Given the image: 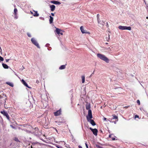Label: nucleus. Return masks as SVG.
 <instances>
[{
  "label": "nucleus",
  "instance_id": "34",
  "mask_svg": "<svg viewBox=\"0 0 148 148\" xmlns=\"http://www.w3.org/2000/svg\"><path fill=\"white\" fill-rule=\"evenodd\" d=\"M130 106H125L124 107V108H128L129 107H130Z\"/></svg>",
  "mask_w": 148,
  "mask_h": 148
},
{
  "label": "nucleus",
  "instance_id": "22",
  "mask_svg": "<svg viewBox=\"0 0 148 148\" xmlns=\"http://www.w3.org/2000/svg\"><path fill=\"white\" fill-rule=\"evenodd\" d=\"M66 66L65 65H62L60 67L59 69H63L65 68Z\"/></svg>",
  "mask_w": 148,
  "mask_h": 148
},
{
  "label": "nucleus",
  "instance_id": "21",
  "mask_svg": "<svg viewBox=\"0 0 148 148\" xmlns=\"http://www.w3.org/2000/svg\"><path fill=\"white\" fill-rule=\"evenodd\" d=\"M6 84L11 87H13L14 86L13 84L12 83L9 82H6Z\"/></svg>",
  "mask_w": 148,
  "mask_h": 148
},
{
  "label": "nucleus",
  "instance_id": "4",
  "mask_svg": "<svg viewBox=\"0 0 148 148\" xmlns=\"http://www.w3.org/2000/svg\"><path fill=\"white\" fill-rule=\"evenodd\" d=\"M1 113L3 114L4 116H6L7 119L9 120H10V118L9 115H8V113L5 110L1 111L0 112Z\"/></svg>",
  "mask_w": 148,
  "mask_h": 148
},
{
  "label": "nucleus",
  "instance_id": "33",
  "mask_svg": "<svg viewBox=\"0 0 148 148\" xmlns=\"http://www.w3.org/2000/svg\"><path fill=\"white\" fill-rule=\"evenodd\" d=\"M135 118L136 119L137 118H139V116L137 115H136L135 116Z\"/></svg>",
  "mask_w": 148,
  "mask_h": 148
},
{
  "label": "nucleus",
  "instance_id": "14",
  "mask_svg": "<svg viewBox=\"0 0 148 148\" xmlns=\"http://www.w3.org/2000/svg\"><path fill=\"white\" fill-rule=\"evenodd\" d=\"M55 6L54 5H51L50 6V8H51V11H54L55 10Z\"/></svg>",
  "mask_w": 148,
  "mask_h": 148
},
{
  "label": "nucleus",
  "instance_id": "18",
  "mask_svg": "<svg viewBox=\"0 0 148 148\" xmlns=\"http://www.w3.org/2000/svg\"><path fill=\"white\" fill-rule=\"evenodd\" d=\"M2 65V66H3V67L4 68L6 69H7L8 68V66L7 64H5L3 63Z\"/></svg>",
  "mask_w": 148,
  "mask_h": 148
},
{
  "label": "nucleus",
  "instance_id": "25",
  "mask_svg": "<svg viewBox=\"0 0 148 148\" xmlns=\"http://www.w3.org/2000/svg\"><path fill=\"white\" fill-rule=\"evenodd\" d=\"M86 109L87 110H90V106L89 105H86Z\"/></svg>",
  "mask_w": 148,
  "mask_h": 148
},
{
  "label": "nucleus",
  "instance_id": "42",
  "mask_svg": "<svg viewBox=\"0 0 148 148\" xmlns=\"http://www.w3.org/2000/svg\"><path fill=\"white\" fill-rule=\"evenodd\" d=\"M9 59H6V62H8L9 61Z\"/></svg>",
  "mask_w": 148,
  "mask_h": 148
},
{
  "label": "nucleus",
  "instance_id": "3",
  "mask_svg": "<svg viewBox=\"0 0 148 148\" xmlns=\"http://www.w3.org/2000/svg\"><path fill=\"white\" fill-rule=\"evenodd\" d=\"M113 117L111 119V121L112 122L114 123H116V122L118 121V118L117 116H116L115 114L112 115Z\"/></svg>",
  "mask_w": 148,
  "mask_h": 148
},
{
  "label": "nucleus",
  "instance_id": "29",
  "mask_svg": "<svg viewBox=\"0 0 148 148\" xmlns=\"http://www.w3.org/2000/svg\"><path fill=\"white\" fill-rule=\"evenodd\" d=\"M3 58L0 56V62L1 61H3Z\"/></svg>",
  "mask_w": 148,
  "mask_h": 148
},
{
  "label": "nucleus",
  "instance_id": "49",
  "mask_svg": "<svg viewBox=\"0 0 148 148\" xmlns=\"http://www.w3.org/2000/svg\"><path fill=\"white\" fill-rule=\"evenodd\" d=\"M94 71H94L93 72V73H92V74H94Z\"/></svg>",
  "mask_w": 148,
  "mask_h": 148
},
{
  "label": "nucleus",
  "instance_id": "10",
  "mask_svg": "<svg viewBox=\"0 0 148 148\" xmlns=\"http://www.w3.org/2000/svg\"><path fill=\"white\" fill-rule=\"evenodd\" d=\"M87 120L88 122H89L92 125L94 126L96 125V124L93 120L91 119H88V118H87Z\"/></svg>",
  "mask_w": 148,
  "mask_h": 148
},
{
  "label": "nucleus",
  "instance_id": "12",
  "mask_svg": "<svg viewBox=\"0 0 148 148\" xmlns=\"http://www.w3.org/2000/svg\"><path fill=\"white\" fill-rule=\"evenodd\" d=\"M56 32L57 34L59 35L61 31H62V30L61 29H59L58 28H56Z\"/></svg>",
  "mask_w": 148,
  "mask_h": 148
},
{
  "label": "nucleus",
  "instance_id": "35",
  "mask_svg": "<svg viewBox=\"0 0 148 148\" xmlns=\"http://www.w3.org/2000/svg\"><path fill=\"white\" fill-rule=\"evenodd\" d=\"M39 83V81L38 80H37L36 81V83L38 84Z\"/></svg>",
  "mask_w": 148,
  "mask_h": 148
},
{
  "label": "nucleus",
  "instance_id": "20",
  "mask_svg": "<svg viewBox=\"0 0 148 148\" xmlns=\"http://www.w3.org/2000/svg\"><path fill=\"white\" fill-rule=\"evenodd\" d=\"M82 83H83L85 82V77L84 75H82L81 77Z\"/></svg>",
  "mask_w": 148,
  "mask_h": 148
},
{
  "label": "nucleus",
  "instance_id": "47",
  "mask_svg": "<svg viewBox=\"0 0 148 148\" xmlns=\"http://www.w3.org/2000/svg\"><path fill=\"white\" fill-rule=\"evenodd\" d=\"M31 148H33V147H32V146H31Z\"/></svg>",
  "mask_w": 148,
  "mask_h": 148
},
{
  "label": "nucleus",
  "instance_id": "28",
  "mask_svg": "<svg viewBox=\"0 0 148 148\" xmlns=\"http://www.w3.org/2000/svg\"><path fill=\"white\" fill-rule=\"evenodd\" d=\"M99 14H97V20H98L99 21V19H100L99 18Z\"/></svg>",
  "mask_w": 148,
  "mask_h": 148
},
{
  "label": "nucleus",
  "instance_id": "32",
  "mask_svg": "<svg viewBox=\"0 0 148 148\" xmlns=\"http://www.w3.org/2000/svg\"><path fill=\"white\" fill-rule=\"evenodd\" d=\"M110 40V35H108V39H106V40L107 41H108L109 40Z\"/></svg>",
  "mask_w": 148,
  "mask_h": 148
},
{
  "label": "nucleus",
  "instance_id": "36",
  "mask_svg": "<svg viewBox=\"0 0 148 148\" xmlns=\"http://www.w3.org/2000/svg\"><path fill=\"white\" fill-rule=\"evenodd\" d=\"M112 140H115V138L114 137H112Z\"/></svg>",
  "mask_w": 148,
  "mask_h": 148
},
{
  "label": "nucleus",
  "instance_id": "7",
  "mask_svg": "<svg viewBox=\"0 0 148 148\" xmlns=\"http://www.w3.org/2000/svg\"><path fill=\"white\" fill-rule=\"evenodd\" d=\"M87 118L88 119H92V112L90 110H88V115L86 116V118L87 119Z\"/></svg>",
  "mask_w": 148,
  "mask_h": 148
},
{
  "label": "nucleus",
  "instance_id": "11",
  "mask_svg": "<svg viewBox=\"0 0 148 148\" xmlns=\"http://www.w3.org/2000/svg\"><path fill=\"white\" fill-rule=\"evenodd\" d=\"M80 29L82 32L83 34H84V33H89H89L87 32L86 31H85V30H84V29L82 26L80 27Z\"/></svg>",
  "mask_w": 148,
  "mask_h": 148
},
{
  "label": "nucleus",
  "instance_id": "17",
  "mask_svg": "<svg viewBox=\"0 0 148 148\" xmlns=\"http://www.w3.org/2000/svg\"><path fill=\"white\" fill-rule=\"evenodd\" d=\"M14 15L15 16H16L18 10L16 8H14Z\"/></svg>",
  "mask_w": 148,
  "mask_h": 148
},
{
  "label": "nucleus",
  "instance_id": "2",
  "mask_svg": "<svg viewBox=\"0 0 148 148\" xmlns=\"http://www.w3.org/2000/svg\"><path fill=\"white\" fill-rule=\"evenodd\" d=\"M118 28L121 30H130L131 29V28L130 27H127L126 26H122L121 25H120L118 27Z\"/></svg>",
  "mask_w": 148,
  "mask_h": 148
},
{
  "label": "nucleus",
  "instance_id": "30",
  "mask_svg": "<svg viewBox=\"0 0 148 148\" xmlns=\"http://www.w3.org/2000/svg\"><path fill=\"white\" fill-rule=\"evenodd\" d=\"M27 35L29 37H31V34L29 33H27Z\"/></svg>",
  "mask_w": 148,
  "mask_h": 148
},
{
  "label": "nucleus",
  "instance_id": "48",
  "mask_svg": "<svg viewBox=\"0 0 148 148\" xmlns=\"http://www.w3.org/2000/svg\"><path fill=\"white\" fill-rule=\"evenodd\" d=\"M106 44L107 45V44H108V43L107 42H106Z\"/></svg>",
  "mask_w": 148,
  "mask_h": 148
},
{
  "label": "nucleus",
  "instance_id": "6",
  "mask_svg": "<svg viewBox=\"0 0 148 148\" xmlns=\"http://www.w3.org/2000/svg\"><path fill=\"white\" fill-rule=\"evenodd\" d=\"M89 129L92 132L94 135L96 136L97 135L98 131L97 129H93L91 127H90Z\"/></svg>",
  "mask_w": 148,
  "mask_h": 148
},
{
  "label": "nucleus",
  "instance_id": "24",
  "mask_svg": "<svg viewBox=\"0 0 148 148\" xmlns=\"http://www.w3.org/2000/svg\"><path fill=\"white\" fill-rule=\"evenodd\" d=\"M104 49L109 51H111V49L110 47H105Z\"/></svg>",
  "mask_w": 148,
  "mask_h": 148
},
{
  "label": "nucleus",
  "instance_id": "27",
  "mask_svg": "<svg viewBox=\"0 0 148 148\" xmlns=\"http://www.w3.org/2000/svg\"><path fill=\"white\" fill-rule=\"evenodd\" d=\"M14 140L15 141H16V142H19L18 139L17 138H16V137L14 139Z\"/></svg>",
  "mask_w": 148,
  "mask_h": 148
},
{
  "label": "nucleus",
  "instance_id": "39",
  "mask_svg": "<svg viewBox=\"0 0 148 148\" xmlns=\"http://www.w3.org/2000/svg\"><path fill=\"white\" fill-rule=\"evenodd\" d=\"M106 119H107L106 118L104 117L103 119V120L104 121H106Z\"/></svg>",
  "mask_w": 148,
  "mask_h": 148
},
{
  "label": "nucleus",
  "instance_id": "31",
  "mask_svg": "<svg viewBox=\"0 0 148 148\" xmlns=\"http://www.w3.org/2000/svg\"><path fill=\"white\" fill-rule=\"evenodd\" d=\"M137 103L138 104V105H140V101L139 100H138L137 101Z\"/></svg>",
  "mask_w": 148,
  "mask_h": 148
},
{
  "label": "nucleus",
  "instance_id": "19",
  "mask_svg": "<svg viewBox=\"0 0 148 148\" xmlns=\"http://www.w3.org/2000/svg\"><path fill=\"white\" fill-rule=\"evenodd\" d=\"M97 21L98 23L100 24L103 25V24L104 23V22L103 21H101V20H100V19L99 20V21L97 20Z\"/></svg>",
  "mask_w": 148,
  "mask_h": 148
},
{
  "label": "nucleus",
  "instance_id": "15",
  "mask_svg": "<svg viewBox=\"0 0 148 148\" xmlns=\"http://www.w3.org/2000/svg\"><path fill=\"white\" fill-rule=\"evenodd\" d=\"M21 82L26 87H27L28 88H29L28 86V84H27V83L23 79H22L21 80Z\"/></svg>",
  "mask_w": 148,
  "mask_h": 148
},
{
  "label": "nucleus",
  "instance_id": "51",
  "mask_svg": "<svg viewBox=\"0 0 148 148\" xmlns=\"http://www.w3.org/2000/svg\"><path fill=\"white\" fill-rule=\"evenodd\" d=\"M0 49H1V47H0Z\"/></svg>",
  "mask_w": 148,
  "mask_h": 148
},
{
  "label": "nucleus",
  "instance_id": "38",
  "mask_svg": "<svg viewBox=\"0 0 148 148\" xmlns=\"http://www.w3.org/2000/svg\"><path fill=\"white\" fill-rule=\"evenodd\" d=\"M85 145L87 148H88V146L86 143H85Z\"/></svg>",
  "mask_w": 148,
  "mask_h": 148
},
{
  "label": "nucleus",
  "instance_id": "8",
  "mask_svg": "<svg viewBox=\"0 0 148 148\" xmlns=\"http://www.w3.org/2000/svg\"><path fill=\"white\" fill-rule=\"evenodd\" d=\"M4 98L3 100L5 101V102H6V101L7 99V97L6 95L5 94H2L1 95H0V99H2V98Z\"/></svg>",
  "mask_w": 148,
  "mask_h": 148
},
{
  "label": "nucleus",
  "instance_id": "16",
  "mask_svg": "<svg viewBox=\"0 0 148 148\" xmlns=\"http://www.w3.org/2000/svg\"><path fill=\"white\" fill-rule=\"evenodd\" d=\"M50 19H49V23L50 24L52 23H53V18L51 16H49Z\"/></svg>",
  "mask_w": 148,
  "mask_h": 148
},
{
  "label": "nucleus",
  "instance_id": "37",
  "mask_svg": "<svg viewBox=\"0 0 148 148\" xmlns=\"http://www.w3.org/2000/svg\"><path fill=\"white\" fill-rule=\"evenodd\" d=\"M113 134H110L109 135V138H112V135Z\"/></svg>",
  "mask_w": 148,
  "mask_h": 148
},
{
  "label": "nucleus",
  "instance_id": "44",
  "mask_svg": "<svg viewBox=\"0 0 148 148\" xmlns=\"http://www.w3.org/2000/svg\"><path fill=\"white\" fill-rule=\"evenodd\" d=\"M60 34L61 35H63V33L62 32H60Z\"/></svg>",
  "mask_w": 148,
  "mask_h": 148
},
{
  "label": "nucleus",
  "instance_id": "45",
  "mask_svg": "<svg viewBox=\"0 0 148 148\" xmlns=\"http://www.w3.org/2000/svg\"><path fill=\"white\" fill-rule=\"evenodd\" d=\"M11 127L12 128H14V127L13 126H12V125H11Z\"/></svg>",
  "mask_w": 148,
  "mask_h": 148
},
{
  "label": "nucleus",
  "instance_id": "43",
  "mask_svg": "<svg viewBox=\"0 0 148 148\" xmlns=\"http://www.w3.org/2000/svg\"><path fill=\"white\" fill-rule=\"evenodd\" d=\"M78 147H79V148H82V146L80 145H79L78 146Z\"/></svg>",
  "mask_w": 148,
  "mask_h": 148
},
{
  "label": "nucleus",
  "instance_id": "40",
  "mask_svg": "<svg viewBox=\"0 0 148 148\" xmlns=\"http://www.w3.org/2000/svg\"><path fill=\"white\" fill-rule=\"evenodd\" d=\"M51 15L53 16H54V14H53V13H51Z\"/></svg>",
  "mask_w": 148,
  "mask_h": 148
},
{
  "label": "nucleus",
  "instance_id": "26",
  "mask_svg": "<svg viewBox=\"0 0 148 148\" xmlns=\"http://www.w3.org/2000/svg\"><path fill=\"white\" fill-rule=\"evenodd\" d=\"M96 146L98 148H103L102 147L98 144H96Z\"/></svg>",
  "mask_w": 148,
  "mask_h": 148
},
{
  "label": "nucleus",
  "instance_id": "1",
  "mask_svg": "<svg viewBox=\"0 0 148 148\" xmlns=\"http://www.w3.org/2000/svg\"><path fill=\"white\" fill-rule=\"evenodd\" d=\"M97 56L98 58L104 61L107 63H108L109 61V59L105 55L100 53L97 54Z\"/></svg>",
  "mask_w": 148,
  "mask_h": 148
},
{
  "label": "nucleus",
  "instance_id": "50",
  "mask_svg": "<svg viewBox=\"0 0 148 148\" xmlns=\"http://www.w3.org/2000/svg\"><path fill=\"white\" fill-rule=\"evenodd\" d=\"M146 18H147V19H148V17H146Z\"/></svg>",
  "mask_w": 148,
  "mask_h": 148
},
{
  "label": "nucleus",
  "instance_id": "9",
  "mask_svg": "<svg viewBox=\"0 0 148 148\" xmlns=\"http://www.w3.org/2000/svg\"><path fill=\"white\" fill-rule=\"evenodd\" d=\"M61 110L60 109L59 110L54 112V114L55 116H58L61 114Z\"/></svg>",
  "mask_w": 148,
  "mask_h": 148
},
{
  "label": "nucleus",
  "instance_id": "5",
  "mask_svg": "<svg viewBox=\"0 0 148 148\" xmlns=\"http://www.w3.org/2000/svg\"><path fill=\"white\" fill-rule=\"evenodd\" d=\"M31 41L32 43L36 46L38 48H40V47L38 43L37 42V41L35 40L34 38H31Z\"/></svg>",
  "mask_w": 148,
  "mask_h": 148
},
{
  "label": "nucleus",
  "instance_id": "23",
  "mask_svg": "<svg viewBox=\"0 0 148 148\" xmlns=\"http://www.w3.org/2000/svg\"><path fill=\"white\" fill-rule=\"evenodd\" d=\"M34 11V13L33 14V15L35 16H39V14L37 12V11Z\"/></svg>",
  "mask_w": 148,
  "mask_h": 148
},
{
  "label": "nucleus",
  "instance_id": "46",
  "mask_svg": "<svg viewBox=\"0 0 148 148\" xmlns=\"http://www.w3.org/2000/svg\"><path fill=\"white\" fill-rule=\"evenodd\" d=\"M35 143H32V144L33 145H35Z\"/></svg>",
  "mask_w": 148,
  "mask_h": 148
},
{
  "label": "nucleus",
  "instance_id": "13",
  "mask_svg": "<svg viewBox=\"0 0 148 148\" xmlns=\"http://www.w3.org/2000/svg\"><path fill=\"white\" fill-rule=\"evenodd\" d=\"M51 2L52 3L60 5L61 4V3L60 2L56 1H51Z\"/></svg>",
  "mask_w": 148,
  "mask_h": 148
},
{
  "label": "nucleus",
  "instance_id": "41",
  "mask_svg": "<svg viewBox=\"0 0 148 148\" xmlns=\"http://www.w3.org/2000/svg\"><path fill=\"white\" fill-rule=\"evenodd\" d=\"M40 18H41L42 20H44V18L41 17H40Z\"/></svg>",
  "mask_w": 148,
  "mask_h": 148
}]
</instances>
